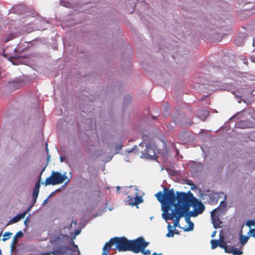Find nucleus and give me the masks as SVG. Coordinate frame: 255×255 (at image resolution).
Returning a JSON list of instances; mask_svg holds the SVG:
<instances>
[{
    "mask_svg": "<svg viewBox=\"0 0 255 255\" xmlns=\"http://www.w3.org/2000/svg\"><path fill=\"white\" fill-rule=\"evenodd\" d=\"M30 209V208H29L26 211L24 212V213L15 216L14 218H12V221H13V222L14 223H16L19 221L20 220L23 219L25 217L27 212L29 211Z\"/></svg>",
    "mask_w": 255,
    "mask_h": 255,
    "instance_id": "f3484780",
    "label": "nucleus"
},
{
    "mask_svg": "<svg viewBox=\"0 0 255 255\" xmlns=\"http://www.w3.org/2000/svg\"><path fill=\"white\" fill-rule=\"evenodd\" d=\"M164 193V202L167 204L164 208H169V210L175 204L179 203L178 195L181 194H186L185 192L177 191L176 195L173 189H168L166 187L163 189Z\"/></svg>",
    "mask_w": 255,
    "mask_h": 255,
    "instance_id": "20e7f679",
    "label": "nucleus"
},
{
    "mask_svg": "<svg viewBox=\"0 0 255 255\" xmlns=\"http://www.w3.org/2000/svg\"><path fill=\"white\" fill-rule=\"evenodd\" d=\"M163 210V218L166 221L174 220L173 225L175 227H179L180 219L187 213V208H182L179 203L174 205V209L172 210L170 213H169V208H164Z\"/></svg>",
    "mask_w": 255,
    "mask_h": 255,
    "instance_id": "f03ea898",
    "label": "nucleus"
},
{
    "mask_svg": "<svg viewBox=\"0 0 255 255\" xmlns=\"http://www.w3.org/2000/svg\"><path fill=\"white\" fill-rule=\"evenodd\" d=\"M208 91H215L218 90H230V86L227 84L221 85L220 82H212L210 84H207L205 87Z\"/></svg>",
    "mask_w": 255,
    "mask_h": 255,
    "instance_id": "6e6552de",
    "label": "nucleus"
},
{
    "mask_svg": "<svg viewBox=\"0 0 255 255\" xmlns=\"http://www.w3.org/2000/svg\"><path fill=\"white\" fill-rule=\"evenodd\" d=\"M128 204L131 206H137L140 203H141L143 202V199L142 198L141 196H137V193H135V197L134 198H132L130 197V196H128Z\"/></svg>",
    "mask_w": 255,
    "mask_h": 255,
    "instance_id": "9b49d317",
    "label": "nucleus"
},
{
    "mask_svg": "<svg viewBox=\"0 0 255 255\" xmlns=\"http://www.w3.org/2000/svg\"><path fill=\"white\" fill-rule=\"evenodd\" d=\"M235 44H237V40H235Z\"/></svg>",
    "mask_w": 255,
    "mask_h": 255,
    "instance_id": "c9c22d12",
    "label": "nucleus"
},
{
    "mask_svg": "<svg viewBox=\"0 0 255 255\" xmlns=\"http://www.w3.org/2000/svg\"><path fill=\"white\" fill-rule=\"evenodd\" d=\"M12 235V233H10V232H5V233H4V234L3 235V238L2 240L3 242L6 241V240H7L8 239H9L10 238V237H11V236Z\"/></svg>",
    "mask_w": 255,
    "mask_h": 255,
    "instance_id": "5701e85b",
    "label": "nucleus"
},
{
    "mask_svg": "<svg viewBox=\"0 0 255 255\" xmlns=\"http://www.w3.org/2000/svg\"><path fill=\"white\" fill-rule=\"evenodd\" d=\"M1 233L2 232L0 233V237L1 236Z\"/></svg>",
    "mask_w": 255,
    "mask_h": 255,
    "instance_id": "4c0bfd02",
    "label": "nucleus"
},
{
    "mask_svg": "<svg viewBox=\"0 0 255 255\" xmlns=\"http://www.w3.org/2000/svg\"><path fill=\"white\" fill-rule=\"evenodd\" d=\"M23 84V81L21 80L13 81L8 83V88L10 90H15L19 89Z\"/></svg>",
    "mask_w": 255,
    "mask_h": 255,
    "instance_id": "ddd939ff",
    "label": "nucleus"
},
{
    "mask_svg": "<svg viewBox=\"0 0 255 255\" xmlns=\"http://www.w3.org/2000/svg\"><path fill=\"white\" fill-rule=\"evenodd\" d=\"M168 232L166 235V236L168 238L173 237L174 235V231L171 230V226L170 224L168 225Z\"/></svg>",
    "mask_w": 255,
    "mask_h": 255,
    "instance_id": "4be33fe9",
    "label": "nucleus"
},
{
    "mask_svg": "<svg viewBox=\"0 0 255 255\" xmlns=\"http://www.w3.org/2000/svg\"><path fill=\"white\" fill-rule=\"evenodd\" d=\"M245 123V122L241 121V122L239 123L237 125L238 127L240 128H245L246 127H244L243 125Z\"/></svg>",
    "mask_w": 255,
    "mask_h": 255,
    "instance_id": "bb28decb",
    "label": "nucleus"
},
{
    "mask_svg": "<svg viewBox=\"0 0 255 255\" xmlns=\"http://www.w3.org/2000/svg\"><path fill=\"white\" fill-rule=\"evenodd\" d=\"M226 206V203L224 201H222L220 203V206L213 210L211 213L212 223L214 228H220L221 225L222 223V221L219 219V216L216 215V213L220 209V207L225 208Z\"/></svg>",
    "mask_w": 255,
    "mask_h": 255,
    "instance_id": "0eeeda50",
    "label": "nucleus"
},
{
    "mask_svg": "<svg viewBox=\"0 0 255 255\" xmlns=\"http://www.w3.org/2000/svg\"><path fill=\"white\" fill-rule=\"evenodd\" d=\"M149 243L146 242L143 237L137 238L133 253L138 254L141 253L143 255H150L151 252L149 250H146V248L149 245Z\"/></svg>",
    "mask_w": 255,
    "mask_h": 255,
    "instance_id": "423d86ee",
    "label": "nucleus"
},
{
    "mask_svg": "<svg viewBox=\"0 0 255 255\" xmlns=\"http://www.w3.org/2000/svg\"><path fill=\"white\" fill-rule=\"evenodd\" d=\"M189 211H188V213H186L185 214L186 216H185V220L186 221L187 223H189L190 221V217L189 216Z\"/></svg>",
    "mask_w": 255,
    "mask_h": 255,
    "instance_id": "a878e982",
    "label": "nucleus"
},
{
    "mask_svg": "<svg viewBox=\"0 0 255 255\" xmlns=\"http://www.w3.org/2000/svg\"><path fill=\"white\" fill-rule=\"evenodd\" d=\"M211 248L212 249H216L217 247L219 246L220 243V240H212L211 241Z\"/></svg>",
    "mask_w": 255,
    "mask_h": 255,
    "instance_id": "412c9836",
    "label": "nucleus"
},
{
    "mask_svg": "<svg viewBox=\"0 0 255 255\" xmlns=\"http://www.w3.org/2000/svg\"><path fill=\"white\" fill-rule=\"evenodd\" d=\"M216 231H214V232L212 233V235H211V237H212V238L214 237H215V235H216Z\"/></svg>",
    "mask_w": 255,
    "mask_h": 255,
    "instance_id": "c756f323",
    "label": "nucleus"
},
{
    "mask_svg": "<svg viewBox=\"0 0 255 255\" xmlns=\"http://www.w3.org/2000/svg\"><path fill=\"white\" fill-rule=\"evenodd\" d=\"M219 247L222 249H224L225 252L227 253L230 246L227 245L226 243L223 240H220Z\"/></svg>",
    "mask_w": 255,
    "mask_h": 255,
    "instance_id": "6ab92c4d",
    "label": "nucleus"
},
{
    "mask_svg": "<svg viewBox=\"0 0 255 255\" xmlns=\"http://www.w3.org/2000/svg\"><path fill=\"white\" fill-rule=\"evenodd\" d=\"M23 236V234L21 231L18 232L14 236L11 243V247L13 248L15 245L17 243V239L20 238Z\"/></svg>",
    "mask_w": 255,
    "mask_h": 255,
    "instance_id": "dca6fc26",
    "label": "nucleus"
},
{
    "mask_svg": "<svg viewBox=\"0 0 255 255\" xmlns=\"http://www.w3.org/2000/svg\"><path fill=\"white\" fill-rule=\"evenodd\" d=\"M142 143L145 144V152L143 153L144 156L150 159L155 158L156 155L154 150V145L150 143H146L145 141H143Z\"/></svg>",
    "mask_w": 255,
    "mask_h": 255,
    "instance_id": "1a4fd4ad",
    "label": "nucleus"
},
{
    "mask_svg": "<svg viewBox=\"0 0 255 255\" xmlns=\"http://www.w3.org/2000/svg\"><path fill=\"white\" fill-rule=\"evenodd\" d=\"M65 172L63 174H61L58 172H55L54 170L51 172V175L47 178L45 181V185H57L62 183L66 180L67 177Z\"/></svg>",
    "mask_w": 255,
    "mask_h": 255,
    "instance_id": "39448f33",
    "label": "nucleus"
},
{
    "mask_svg": "<svg viewBox=\"0 0 255 255\" xmlns=\"http://www.w3.org/2000/svg\"><path fill=\"white\" fill-rule=\"evenodd\" d=\"M69 181H70V180L68 179V181L65 183V185L67 184L69 182Z\"/></svg>",
    "mask_w": 255,
    "mask_h": 255,
    "instance_id": "72a5a7b5",
    "label": "nucleus"
},
{
    "mask_svg": "<svg viewBox=\"0 0 255 255\" xmlns=\"http://www.w3.org/2000/svg\"><path fill=\"white\" fill-rule=\"evenodd\" d=\"M113 246H115L114 238H111L108 242L105 244L103 248L102 255H108L109 253V250L111 249Z\"/></svg>",
    "mask_w": 255,
    "mask_h": 255,
    "instance_id": "f8f14e48",
    "label": "nucleus"
},
{
    "mask_svg": "<svg viewBox=\"0 0 255 255\" xmlns=\"http://www.w3.org/2000/svg\"><path fill=\"white\" fill-rule=\"evenodd\" d=\"M115 250L119 252L130 251L133 253L137 238L134 240H128L125 237H114Z\"/></svg>",
    "mask_w": 255,
    "mask_h": 255,
    "instance_id": "7ed1b4c3",
    "label": "nucleus"
},
{
    "mask_svg": "<svg viewBox=\"0 0 255 255\" xmlns=\"http://www.w3.org/2000/svg\"><path fill=\"white\" fill-rule=\"evenodd\" d=\"M179 203L182 208H187V213L190 207L192 206L193 211L189 212V216L195 217L203 213L205 210L204 204L189 192L187 194H181L178 195Z\"/></svg>",
    "mask_w": 255,
    "mask_h": 255,
    "instance_id": "f257e3e1",
    "label": "nucleus"
},
{
    "mask_svg": "<svg viewBox=\"0 0 255 255\" xmlns=\"http://www.w3.org/2000/svg\"><path fill=\"white\" fill-rule=\"evenodd\" d=\"M251 233H252V236L255 238V229L252 230Z\"/></svg>",
    "mask_w": 255,
    "mask_h": 255,
    "instance_id": "cd10ccee",
    "label": "nucleus"
},
{
    "mask_svg": "<svg viewBox=\"0 0 255 255\" xmlns=\"http://www.w3.org/2000/svg\"><path fill=\"white\" fill-rule=\"evenodd\" d=\"M80 233V231L77 230V231H76V232H75V235H78Z\"/></svg>",
    "mask_w": 255,
    "mask_h": 255,
    "instance_id": "2f4dec72",
    "label": "nucleus"
},
{
    "mask_svg": "<svg viewBox=\"0 0 255 255\" xmlns=\"http://www.w3.org/2000/svg\"><path fill=\"white\" fill-rule=\"evenodd\" d=\"M227 253L229 254H232L233 255H241L243 253V251L241 249H239L234 247V246H230Z\"/></svg>",
    "mask_w": 255,
    "mask_h": 255,
    "instance_id": "4468645a",
    "label": "nucleus"
},
{
    "mask_svg": "<svg viewBox=\"0 0 255 255\" xmlns=\"http://www.w3.org/2000/svg\"><path fill=\"white\" fill-rule=\"evenodd\" d=\"M46 151H47V152L48 153V147H47V143H46Z\"/></svg>",
    "mask_w": 255,
    "mask_h": 255,
    "instance_id": "473e14b6",
    "label": "nucleus"
},
{
    "mask_svg": "<svg viewBox=\"0 0 255 255\" xmlns=\"http://www.w3.org/2000/svg\"><path fill=\"white\" fill-rule=\"evenodd\" d=\"M162 253L157 254L156 253H153L151 255H162Z\"/></svg>",
    "mask_w": 255,
    "mask_h": 255,
    "instance_id": "c85d7f7f",
    "label": "nucleus"
},
{
    "mask_svg": "<svg viewBox=\"0 0 255 255\" xmlns=\"http://www.w3.org/2000/svg\"><path fill=\"white\" fill-rule=\"evenodd\" d=\"M189 227L184 229L185 231H191L193 230L194 224L192 222H190L189 223Z\"/></svg>",
    "mask_w": 255,
    "mask_h": 255,
    "instance_id": "393cba45",
    "label": "nucleus"
},
{
    "mask_svg": "<svg viewBox=\"0 0 255 255\" xmlns=\"http://www.w3.org/2000/svg\"><path fill=\"white\" fill-rule=\"evenodd\" d=\"M0 255H1V250H0Z\"/></svg>",
    "mask_w": 255,
    "mask_h": 255,
    "instance_id": "e433bc0d",
    "label": "nucleus"
},
{
    "mask_svg": "<svg viewBox=\"0 0 255 255\" xmlns=\"http://www.w3.org/2000/svg\"><path fill=\"white\" fill-rule=\"evenodd\" d=\"M14 51L16 53L14 56L10 57V61L14 65L23 63V60L27 58V56L21 55L20 52L18 53V50L16 48Z\"/></svg>",
    "mask_w": 255,
    "mask_h": 255,
    "instance_id": "9d476101",
    "label": "nucleus"
},
{
    "mask_svg": "<svg viewBox=\"0 0 255 255\" xmlns=\"http://www.w3.org/2000/svg\"><path fill=\"white\" fill-rule=\"evenodd\" d=\"M210 197L209 203L211 204H216L218 203V200L214 198L213 196H211Z\"/></svg>",
    "mask_w": 255,
    "mask_h": 255,
    "instance_id": "b1692460",
    "label": "nucleus"
},
{
    "mask_svg": "<svg viewBox=\"0 0 255 255\" xmlns=\"http://www.w3.org/2000/svg\"><path fill=\"white\" fill-rule=\"evenodd\" d=\"M40 186V185L39 182H38L35 185V186H34V188L33 189V193H32V199H33V200L34 201V203H35L36 199L38 197Z\"/></svg>",
    "mask_w": 255,
    "mask_h": 255,
    "instance_id": "2eb2a0df",
    "label": "nucleus"
},
{
    "mask_svg": "<svg viewBox=\"0 0 255 255\" xmlns=\"http://www.w3.org/2000/svg\"><path fill=\"white\" fill-rule=\"evenodd\" d=\"M155 196L160 203L164 202V193L163 194L161 191H159L155 194Z\"/></svg>",
    "mask_w": 255,
    "mask_h": 255,
    "instance_id": "a211bd4d",
    "label": "nucleus"
},
{
    "mask_svg": "<svg viewBox=\"0 0 255 255\" xmlns=\"http://www.w3.org/2000/svg\"><path fill=\"white\" fill-rule=\"evenodd\" d=\"M50 156L49 155H48L47 156V159H48H48H49V158H50Z\"/></svg>",
    "mask_w": 255,
    "mask_h": 255,
    "instance_id": "f704fd0d",
    "label": "nucleus"
},
{
    "mask_svg": "<svg viewBox=\"0 0 255 255\" xmlns=\"http://www.w3.org/2000/svg\"><path fill=\"white\" fill-rule=\"evenodd\" d=\"M168 114H169L168 111H165L164 113L163 114V115L165 116L167 115H168Z\"/></svg>",
    "mask_w": 255,
    "mask_h": 255,
    "instance_id": "7c9ffc66",
    "label": "nucleus"
},
{
    "mask_svg": "<svg viewBox=\"0 0 255 255\" xmlns=\"http://www.w3.org/2000/svg\"><path fill=\"white\" fill-rule=\"evenodd\" d=\"M249 237L247 236H243L242 235H240V240L242 246H244L248 242Z\"/></svg>",
    "mask_w": 255,
    "mask_h": 255,
    "instance_id": "aec40b11",
    "label": "nucleus"
}]
</instances>
